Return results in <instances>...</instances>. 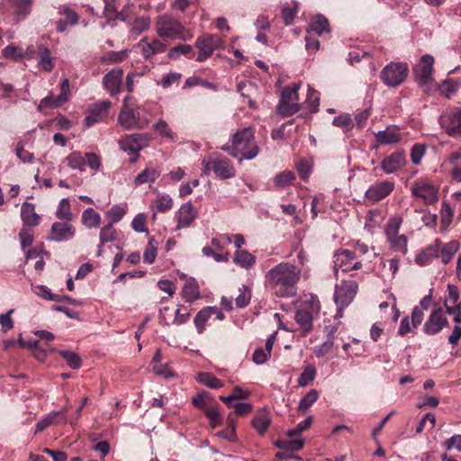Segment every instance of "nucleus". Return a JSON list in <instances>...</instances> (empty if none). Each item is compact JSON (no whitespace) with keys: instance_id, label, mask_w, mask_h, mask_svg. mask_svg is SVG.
<instances>
[{"instance_id":"63","label":"nucleus","mask_w":461,"mask_h":461,"mask_svg":"<svg viewBox=\"0 0 461 461\" xmlns=\"http://www.w3.org/2000/svg\"><path fill=\"white\" fill-rule=\"evenodd\" d=\"M444 305L446 307V312L453 315L454 321L456 323H461V301L456 304L450 306L447 304V300H445Z\"/></svg>"},{"instance_id":"1","label":"nucleus","mask_w":461,"mask_h":461,"mask_svg":"<svg viewBox=\"0 0 461 461\" xmlns=\"http://www.w3.org/2000/svg\"><path fill=\"white\" fill-rule=\"evenodd\" d=\"M301 269L296 266L282 262L269 269L266 274V281L279 297L296 295V285L301 278Z\"/></svg>"},{"instance_id":"28","label":"nucleus","mask_w":461,"mask_h":461,"mask_svg":"<svg viewBox=\"0 0 461 461\" xmlns=\"http://www.w3.org/2000/svg\"><path fill=\"white\" fill-rule=\"evenodd\" d=\"M38 66L44 71L50 72L54 68L53 59L50 49L42 43H37Z\"/></svg>"},{"instance_id":"55","label":"nucleus","mask_w":461,"mask_h":461,"mask_svg":"<svg viewBox=\"0 0 461 461\" xmlns=\"http://www.w3.org/2000/svg\"><path fill=\"white\" fill-rule=\"evenodd\" d=\"M3 56L14 61L23 59V50L14 45H8L3 50Z\"/></svg>"},{"instance_id":"18","label":"nucleus","mask_w":461,"mask_h":461,"mask_svg":"<svg viewBox=\"0 0 461 461\" xmlns=\"http://www.w3.org/2000/svg\"><path fill=\"white\" fill-rule=\"evenodd\" d=\"M212 172L221 179H230L236 175L233 164L229 158L222 156L213 158Z\"/></svg>"},{"instance_id":"13","label":"nucleus","mask_w":461,"mask_h":461,"mask_svg":"<svg viewBox=\"0 0 461 461\" xmlns=\"http://www.w3.org/2000/svg\"><path fill=\"white\" fill-rule=\"evenodd\" d=\"M362 267L360 261L356 260V254L348 249L339 250L334 254V270L338 275L339 270L348 272L357 270Z\"/></svg>"},{"instance_id":"10","label":"nucleus","mask_w":461,"mask_h":461,"mask_svg":"<svg viewBox=\"0 0 461 461\" xmlns=\"http://www.w3.org/2000/svg\"><path fill=\"white\" fill-rule=\"evenodd\" d=\"M412 196L422 199L425 204H433L438 200V190L426 179L416 180L411 187Z\"/></svg>"},{"instance_id":"5","label":"nucleus","mask_w":461,"mask_h":461,"mask_svg":"<svg viewBox=\"0 0 461 461\" xmlns=\"http://www.w3.org/2000/svg\"><path fill=\"white\" fill-rule=\"evenodd\" d=\"M312 423V416L306 417L303 421L299 422L294 429L286 432L287 439L279 440L276 443L278 448L288 451H298L304 446V440L299 435L307 430Z\"/></svg>"},{"instance_id":"29","label":"nucleus","mask_w":461,"mask_h":461,"mask_svg":"<svg viewBox=\"0 0 461 461\" xmlns=\"http://www.w3.org/2000/svg\"><path fill=\"white\" fill-rule=\"evenodd\" d=\"M139 45L141 46V54L146 59L166 50V44L159 40H153L151 42H146L144 40H141Z\"/></svg>"},{"instance_id":"57","label":"nucleus","mask_w":461,"mask_h":461,"mask_svg":"<svg viewBox=\"0 0 461 461\" xmlns=\"http://www.w3.org/2000/svg\"><path fill=\"white\" fill-rule=\"evenodd\" d=\"M126 213V210L120 205H113L107 212V217L111 220L110 223L120 221Z\"/></svg>"},{"instance_id":"19","label":"nucleus","mask_w":461,"mask_h":461,"mask_svg":"<svg viewBox=\"0 0 461 461\" xmlns=\"http://www.w3.org/2000/svg\"><path fill=\"white\" fill-rule=\"evenodd\" d=\"M122 76V68H113L103 77V85L112 96L121 92Z\"/></svg>"},{"instance_id":"22","label":"nucleus","mask_w":461,"mask_h":461,"mask_svg":"<svg viewBox=\"0 0 461 461\" xmlns=\"http://www.w3.org/2000/svg\"><path fill=\"white\" fill-rule=\"evenodd\" d=\"M434 58L430 55H424L420 62L414 69L417 81L420 85H425L431 79Z\"/></svg>"},{"instance_id":"38","label":"nucleus","mask_w":461,"mask_h":461,"mask_svg":"<svg viewBox=\"0 0 461 461\" xmlns=\"http://www.w3.org/2000/svg\"><path fill=\"white\" fill-rule=\"evenodd\" d=\"M173 207V200L168 194H158L157 199L152 203V210L164 212Z\"/></svg>"},{"instance_id":"56","label":"nucleus","mask_w":461,"mask_h":461,"mask_svg":"<svg viewBox=\"0 0 461 461\" xmlns=\"http://www.w3.org/2000/svg\"><path fill=\"white\" fill-rule=\"evenodd\" d=\"M333 125L342 128L344 131H348L353 128V120L349 114H341L333 119Z\"/></svg>"},{"instance_id":"41","label":"nucleus","mask_w":461,"mask_h":461,"mask_svg":"<svg viewBox=\"0 0 461 461\" xmlns=\"http://www.w3.org/2000/svg\"><path fill=\"white\" fill-rule=\"evenodd\" d=\"M449 163L452 167V177L461 182V152H454L449 156Z\"/></svg>"},{"instance_id":"16","label":"nucleus","mask_w":461,"mask_h":461,"mask_svg":"<svg viewBox=\"0 0 461 461\" xmlns=\"http://www.w3.org/2000/svg\"><path fill=\"white\" fill-rule=\"evenodd\" d=\"M149 138L145 133L127 135L119 140L120 148L130 155L138 153L148 145Z\"/></svg>"},{"instance_id":"44","label":"nucleus","mask_w":461,"mask_h":461,"mask_svg":"<svg viewBox=\"0 0 461 461\" xmlns=\"http://www.w3.org/2000/svg\"><path fill=\"white\" fill-rule=\"evenodd\" d=\"M459 244L456 241H451L445 244L441 249V260L447 265L450 262L452 257L457 252Z\"/></svg>"},{"instance_id":"47","label":"nucleus","mask_w":461,"mask_h":461,"mask_svg":"<svg viewBox=\"0 0 461 461\" xmlns=\"http://www.w3.org/2000/svg\"><path fill=\"white\" fill-rule=\"evenodd\" d=\"M197 381L210 388H219L221 386V382L210 373H200L197 375Z\"/></svg>"},{"instance_id":"32","label":"nucleus","mask_w":461,"mask_h":461,"mask_svg":"<svg viewBox=\"0 0 461 461\" xmlns=\"http://www.w3.org/2000/svg\"><path fill=\"white\" fill-rule=\"evenodd\" d=\"M375 137L376 140L382 145L397 143L401 140L400 134L395 130L390 128L379 131Z\"/></svg>"},{"instance_id":"60","label":"nucleus","mask_w":461,"mask_h":461,"mask_svg":"<svg viewBox=\"0 0 461 461\" xmlns=\"http://www.w3.org/2000/svg\"><path fill=\"white\" fill-rule=\"evenodd\" d=\"M14 311V309H11L7 312L0 314V325L2 327V331L5 333L14 328V321L11 318V314Z\"/></svg>"},{"instance_id":"42","label":"nucleus","mask_w":461,"mask_h":461,"mask_svg":"<svg viewBox=\"0 0 461 461\" xmlns=\"http://www.w3.org/2000/svg\"><path fill=\"white\" fill-rule=\"evenodd\" d=\"M209 306L203 308L199 311L194 317V323L199 334H202L204 330L205 323L212 316L210 312Z\"/></svg>"},{"instance_id":"40","label":"nucleus","mask_w":461,"mask_h":461,"mask_svg":"<svg viewBox=\"0 0 461 461\" xmlns=\"http://www.w3.org/2000/svg\"><path fill=\"white\" fill-rule=\"evenodd\" d=\"M182 294L186 302L192 303L200 298L199 287L194 281H187L183 287Z\"/></svg>"},{"instance_id":"36","label":"nucleus","mask_w":461,"mask_h":461,"mask_svg":"<svg viewBox=\"0 0 461 461\" xmlns=\"http://www.w3.org/2000/svg\"><path fill=\"white\" fill-rule=\"evenodd\" d=\"M82 222L89 229L95 228L101 222V216L94 209L88 208L83 212Z\"/></svg>"},{"instance_id":"50","label":"nucleus","mask_w":461,"mask_h":461,"mask_svg":"<svg viewBox=\"0 0 461 461\" xmlns=\"http://www.w3.org/2000/svg\"><path fill=\"white\" fill-rule=\"evenodd\" d=\"M393 249L405 254L407 252V238L404 235H394L387 238Z\"/></svg>"},{"instance_id":"39","label":"nucleus","mask_w":461,"mask_h":461,"mask_svg":"<svg viewBox=\"0 0 461 461\" xmlns=\"http://www.w3.org/2000/svg\"><path fill=\"white\" fill-rule=\"evenodd\" d=\"M56 217L62 221H70L73 220V213L70 210V203L68 198H62L59 201L58 209L56 211Z\"/></svg>"},{"instance_id":"51","label":"nucleus","mask_w":461,"mask_h":461,"mask_svg":"<svg viewBox=\"0 0 461 461\" xmlns=\"http://www.w3.org/2000/svg\"><path fill=\"white\" fill-rule=\"evenodd\" d=\"M199 406L203 409V411H204V413L210 420L211 425L212 427H216L221 423V415L219 413V411L213 405H199Z\"/></svg>"},{"instance_id":"48","label":"nucleus","mask_w":461,"mask_h":461,"mask_svg":"<svg viewBox=\"0 0 461 461\" xmlns=\"http://www.w3.org/2000/svg\"><path fill=\"white\" fill-rule=\"evenodd\" d=\"M115 237L116 230L113 223H108L100 230L99 238L101 245L114 240Z\"/></svg>"},{"instance_id":"24","label":"nucleus","mask_w":461,"mask_h":461,"mask_svg":"<svg viewBox=\"0 0 461 461\" xmlns=\"http://www.w3.org/2000/svg\"><path fill=\"white\" fill-rule=\"evenodd\" d=\"M405 162V155L403 152H393L382 161L381 168L386 174H392L399 170Z\"/></svg>"},{"instance_id":"34","label":"nucleus","mask_w":461,"mask_h":461,"mask_svg":"<svg viewBox=\"0 0 461 461\" xmlns=\"http://www.w3.org/2000/svg\"><path fill=\"white\" fill-rule=\"evenodd\" d=\"M65 160L68 166L72 169H77L80 172L85 171L86 158L80 151H74L70 153Z\"/></svg>"},{"instance_id":"2","label":"nucleus","mask_w":461,"mask_h":461,"mask_svg":"<svg viewBox=\"0 0 461 461\" xmlns=\"http://www.w3.org/2000/svg\"><path fill=\"white\" fill-rule=\"evenodd\" d=\"M221 149L228 152L231 157L243 159H252L258 154L259 149L254 138L251 128H244L233 134L230 144L221 147Z\"/></svg>"},{"instance_id":"7","label":"nucleus","mask_w":461,"mask_h":461,"mask_svg":"<svg viewBox=\"0 0 461 461\" xmlns=\"http://www.w3.org/2000/svg\"><path fill=\"white\" fill-rule=\"evenodd\" d=\"M409 68L406 63L391 62L381 72V79L388 86H397L403 83L408 76Z\"/></svg>"},{"instance_id":"15","label":"nucleus","mask_w":461,"mask_h":461,"mask_svg":"<svg viewBox=\"0 0 461 461\" xmlns=\"http://www.w3.org/2000/svg\"><path fill=\"white\" fill-rule=\"evenodd\" d=\"M448 326V320L444 315L443 310L438 308L433 310L423 326V331L427 335L433 336L439 333Z\"/></svg>"},{"instance_id":"30","label":"nucleus","mask_w":461,"mask_h":461,"mask_svg":"<svg viewBox=\"0 0 461 461\" xmlns=\"http://www.w3.org/2000/svg\"><path fill=\"white\" fill-rule=\"evenodd\" d=\"M270 423L271 418L267 408H262L251 421L253 428L261 435L265 434Z\"/></svg>"},{"instance_id":"45","label":"nucleus","mask_w":461,"mask_h":461,"mask_svg":"<svg viewBox=\"0 0 461 461\" xmlns=\"http://www.w3.org/2000/svg\"><path fill=\"white\" fill-rule=\"evenodd\" d=\"M180 55L194 56L192 46L188 44H179L171 48L167 53L168 58L171 59H176Z\"/></svg>"},{"instance_id":"53","label":"nucleus","mask_w":461,"mask_h":461,"mask_svg":"<svg viewBox=\"0 0 461 461\" xmlns=\"http://www.w3.org/2000/svg\"><path fill=\"white\" fill-rule=\"evenodd\" d=\"M157 250L158 243L155 241L154 238H151L149 240V243L143 254L144 261L146 263L152 264L157 257Z\"/></svg>"},{"instance_id":"64","label":"nucleus","mask_w":461,"mask_h":461,"mask_svg":"<svg viewBox=\"0 0 461 461\" xmlns=\"http://www.w3.org/2000/svg\"><path fill=\"white\" fill-rule=\"evenodd\" d=\"M447 450L456 449L461 451V435H454L443 443Z\"/></svg>"},{"instance_id":"31","label":"nucleus","mask_w":461,"mask_h":461,"mask_svg":"<svg viewBox=\"0 0 461 461\" xmlns=\"http://www.w3.org/2000/svg\"><path fill=\"white\" fill-rule=\"evenodd\" d=\"M17 20L25 19L32 11V0H8Z\"/></svg>"},{"instance_id":"35","label":"nucleus","mask_w":461,"mask_h":461,"mask_svg":"<svg viewBox=\"0 0 461 461\" xmlns=\"http://www.w3.org/2000/svg\"><path fill=\"white\" fill-rule=\"evenodd\" d=\"M159 176V172L155 168L146 167L141 171L134 180L136 185H140L146 183H154Z\"/></svg>"},{"instance_id":"33","label":"nucleus","mask_w":461,"mask_h":461,"mask_svg":"<svg viewBox=\"0 0 461 461\" xmlns=\"http://www.w3.org/2000/svg\"><path fill=\"white\" fill-rule=\"evenodd\" d=\"M233 261L236 265L248 269L255 264L256 258L249 251L240 249L234 254Z\"/></svg>"},{"instance_id":"9","label":"nucleus","mask_w":461,"mask_h":461,"mask_svg":"<svg viewBox=\"0 0 461 461\" xmlns=\"http://www.w3.org/2000/svg\"><path fill=\"white\" fill-rule=\"evenodd\" d=\"M358 285L356 281H342L335 287L334 300L339 310L348 307L357 294Z\"/></svg>"},{"instance_id":"54","label":"nucleus","mask_w":461,"mask_h":461,"mask_svg":"<svg viewBox=\"0 0 461 461\" xmlns=\"http://www.w3.org/2000/svg\"><path fill=\"white\" fill-rule=\"evenodd\" d=\"M333 345V337L332 335H329L327 339L321 345L316 346L313 348V352L317 357H324L331 350Z\"/></svg>"},{"instance_id":"17","label":"nucleus","mask_w":461,"mask_h":461,"mask_svg":"<svg viewBox=\"0 0 461 461\" xmlns=\"http://www.w3.org/2000/svg\"><path fill=\"white\" fill-rule=\"evenodd\" d=\"M76 235V228L68 221H56L51 225L50 240L65 242L72 240Z\"/></svg>"},{"instance_id":"11","label":"nucleus","mask_w":461,"mask_h":461,"mask_svg":"<svg viewBox=\"0 0 461 461\" xmlns=\"http://www.w3.org/2000/svg\"><path fill=\"white\" fill-rule=\"evenodd\" d=\"M118 122L126 130L144 129L148 125L146 120L140 118L139 108L122 107L118 115Z\"/></svg>"},{"instance_id":"23","label":"nucleus","mask_w":461,"mask_h":461,"mask_svg":"<svg viewBox=\"0 0 461 461\" xmlns=\"http://www.w3.org/2000/svg\"><path fill=\"white\" fill-rule=\"evenodd\" d=\"M59 14L65 16V19H60L57 23L58 32H63L67 30L68 26L77 25L79 22L78 14L67 5L60 6Z\"/></svg>"},{"instance_id":"58","label":"nucleus","mask_w":461,"mask_h":461,"mask_svg":"<svg viewBox=\"0 0 461 461\" xmlns=\"http://www.w3.org/2000/svg\"><path fill=\"white\" fill-rule=\"evenodd\" d=\"M153 129L162 137L173 140L174 134L169 128L168 124L163 121L159 120L153 125Z\"/></svg>"},{"instance_id":"37","label":"nucleus","mask_w":461,"mask_h":461,"mask_svg":"<svg viewBox=\"0 0 461 461\" xmlns=\"http://www.w3.org/2000/svg\"><path fill=\"white\" fill-rule=\"evenodd\" d=\"M310 31L315 32L318 35L328 32L330 31L328 20L323 15H316L311 23L310 30L307 32H310Z\"/></svg>"},{"instance_id":"62","label":"nucleus","mask_w":461,"mask_h":461,"mask_svg":"<svg viewBox=\"0 0 461 461\" xmlns=\"http://www.w3.org/2000/svg\"><path fill=\"white\" fill-rule=\"evenodd\" d=\"M126 56L125 51H110L102 58V62L106 64H113L121 62Z\"/></svg>"},{"instance_id":"8","label":"nucleus","mask_w":461,"mask_h":461,"mask_svg":"<svg viewBox=\"0 0 461 461\" xmlns=\"http://www.w3.org/2000/svg\"><path fill=\"white\" fill-rule=\"evenodd\" d=\"M117 18L130 27V32L133 36H138L147 31L150 26V18L149 16H137L129 8L122 10L117 14Z\"/></svg>"},{"instance_id":"49","label":"nucleus","mask_w":461,"mask_h":461,"mask_svg":"<svg viewBox=\"0 0 461 461\" xmlns=\"http://www.w3.org/2000/svg\"><path fill=\"white\" fill-rule=\"evenodd\" d=\"M59 355L71 368L78 369L81 366V358L77 353L68 350H60Z\"/></svg>"},{"instance_id":"3","label":"nucleus","mask_w":461,"mask_h":461,"mask_svg":"<svg viewBox=\"0 0 461 461\" xmlns=\"http://www.w3.org/2000/svg\"><path fill=\"white\" fill-rule=\"evenodd\" d=\"M155 28L158 37L169 40L188 41L193 35L190 33L179 19L171 14H163L157 17Z\"/></svg>"},{"instance_id":"26","label":"nucleus","mask_w":461,"mask_h":461,"mask_svg":"<svg viewBox=\"0 0 461 461\" xmlns=\"http://www.w3.org/2000/svg\"><path fill=\"white\" fill-rule=\"evenodd\" d=\"M21 218L23 224L29 227L38 226L41 221V216L36 213L34 204L27 202L22 204Z\"/></svg>"},{"instance_id":"59","label":"nucleus","mask_w":461,"mask_h":461,"mask_svg":"<svg viewBox=\"0 0 461 461\" xmlns=\"http://www.w3.org/2000/svg\"><path fill=\"white\" fill-rule=\"evenodd\" d=\"M203 256L212 257L216 262H227L230 258V254L226 253H217L211 247H203L202 249Z\"/></svg>"},{"instance_id":"20","label":"nucleus","mask_w":461,"mask_h":461,"mask_svg":"<svg viewBox=\"0 0 461 461\" xmlns=\"http://www.w3.org/2000/svg\"><path fill=\"white\" fill-rule=\"evenodd\" d=\"M393 187L394 184L393 182L383 181L371 185L366 191L365 195L371 203H377L386 197L393 190Z\"/></svg>"},{"instance_id":"4","label":"nucleus","mask_w":461,"mask_h":461,"mask_svg":"<svg viewBox=\"0 0 461 461\" xmlns=\"http://www.w3.org/2000/svg\"><path fill=\"white\" fill-rule=\"evenodd\" d=\"M321 303L316 295L310 294L300 305L295 313V321L301 326L304 333L312 329V321L319 315Z\"/></svg>"},{"instance_id":"14","label":"nucleus","mask_w":461,"mask_h":461,"mask_svg":"<svg viewBox=\"0 0 461 461\" xmlns=\"http://www.w3.org/2000/svg\"><path fill=\"white\" fill-rule=\"evenodd\" d=\"M221 42V39L217 35L210 34L199 37L195 41V47L199 50L196 61L203 62L206 60L220 47Z\"/></svg>"},{"instance_id":"21","label":"nucleus","mask_w":461,"mask_h":461,"mask_svg":"<svg viewBox=\"0 0 461 461\" xmlns=\"http://www.w3.org/2000/svg\"><path fill=\"white\" fill-rule=\"evenodd\" d=\"M112 104L108 100L101 101L95 104L89 108L88 114L85 118V122L87 127L93 126L95 123L102 121L111 107Z\"/></svg>"},{"instance_id":"46","label":"nucleus","mask_w":461,"mask_h":461,"mask_svg":"<svg viewBox=\"0 0 461 461\" xmlns=\"http://www.w3.org/2000/svg\"><path fill=\"white\" fill-rule=\"evenodd\" d=\"M250 395V391L247 389H243L240 386H236L233 388L231 393L228 396L223 397L220 396V399L225 402H230L236 400H247Z\"/></svg>"},{"instance_id":"6","label":"nucleus","mask_w":461,"mask_h":461,"mask_svg":"<svg viewBox=\"0 0 461 461\" xmlns=\"http://www.w3.org/2000/svg\"><path fill=\"white\" fill-rule=\"evenodd\" d=\"M300 86L293 84L283 89L281 98L277 106V113L282 116H291L297 113L301 105L298 103V90Z\"/></svg>"},{"instance_id":"52","label":"nucleus","mask_w":461,"mask_h":461,"mask_svg":"<svg viewBox=\"0 0 461 461\" xmlns=\"http://www.w3.org/2000/svg\"><path fill=\"white\" fill-rule=\"evenodd\" d=\"M316 375V368L314 366L308 365L303 369V373L301 374L298 383L302 386L308 385L311 382L313 381Z\"/></svg>"},{"instance_id":"12","label":"nucleus","mask_w":461,"mask_h":461,"mask_svg":"<svg viewBox=\"0 0 461 461\" xmlns=\"http://www.w3.org/2000/svg\"><path fill=\"white\" fill-rule=\"evenodd\" d=\"M439 123L449 136H461V109L447 111L440 116Z\"/></svg>"},{"instance_id":"43","label":"nucleus","mask_w":461,"mask_h":461,"mask_svg":"<svg viewBox=\"0 0 461 461\" xmlns=\"http://www.w3.org/2000/svg\"><path fill=\"white\" fill-rule=\"evenodd\" d=\"M295 179V175L292 171H284L276 176L274 178L275 185L279 188H285L291 185Z\"/></svg>"},{"instance_id":"27","label":"nucleus","mask_w":461,"mask_h":461,"mask_svg":"<svg viewBox=\"0 0 461 461\" xmlns=\"http://www.w3.org/2000/svg\"><path fill=\"white\" fill-rule=\"evenodd\" d=\"M67 411H68V408L66 407L62 411L50 412L43 420L37 422L36 428H35V433L42 431L43 429H45L51 424L58 423V422H66L67 421V417H66Z\"/></svg>"},{"instance_id":"25","label":"nucleus","mask_w":461,"mask_h":461,"mask_svg":"<svg viewBox=\"0 0 461 461\" xmlns=\"http://www.w3.org/2000/svg\"><path fill=\"white\" fill-rule=\"evenodd\" d=\"M196 217L194 208L191 203L181 205L177 212L176 230L186 228L194 221Z\"/></svg>"},{"instance_id":"61","label":"nucleus","mask_w":461,"mask_h":461,"mask_svg":"<svg viewBox=\"0 0 461 461\" xmlns=\"http://www.w3.org/2000/svg\"><path fill=\"white\" fill-rule=\"evenodd\" d=\"M425 154V147L420 144H415L411 151V159L414 165H419Z\"/></svg>"}]
</instances>
